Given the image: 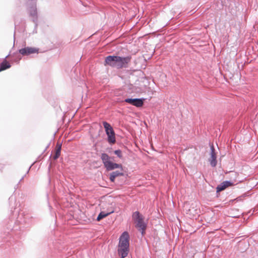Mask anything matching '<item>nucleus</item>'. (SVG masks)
Returning <instances> with one entry per match:
<instances>
[{
    "label": "nucleus",
    "instance_id": "nucleus-1",
    "mask_svg": "<svg viewBox=\"0 0 258 258\" xmlns=\"http://www.w3.org/2000/svg\"><path fill=\"white\" fill-rule=\"evenodd\" d=\"M131 57H122L118 56H108L105 60V65L120 69L126 67L127 64L131 61Z\"/></svg>",
    "mask_w": 258,
    "mask_h": 258
},
{
    "label": "nucleus",
    "instance_id": "nucleus-2",
    "mask_svg": "<svg viewBox=\"0 0 258 258\" xmlns=\"http://www.w3.org/2000/svg\"><path fill=\"white\" fill-rule=\"evenodd\" d=\"M129 235L127 232H124L119 238L118 245V254L121 258L125 257L129 252Z\"/></svg>",
    "mask_w": 258,
    "mask_h": 258
},
{
    "label": "nucleus",
    "instance_id": "nucleus-3",
    "mask_svg": "<svg viewBox=\"0 0 258 258\" xmlns=\"http://www.w3.org/2000/svg\"><path fill=\"white\" fill-rule=\"evenodd\" d=\"M101 159L107 170H112L116 168H121L122 169L121 165L113 163L111 161V158L107 154L102 153L101 155Z\"/></svg>",
    "mask_w": 258,
    "mask_h": 258
},
{
    "label": "nucleus",
    "instance_id": "nucleus-4",
    "mask_svg": "<svg viewBox=\"0 0 258 258\" xmlns=\"http://www.w3.org/2000/svg\"><path fill=\"white\" fill-rule=\"evenodd\" d=\"M133 219L136 223V227L143 234L146 228V224L144 222L143 217L139 212L136 211L133 214Z\"/></svg>",
    "mask_w": 258,
    "mask_h": 258
},
{
    "label": "nucleus",
    "instance_id": "nucleus-5",
    "mask_svg": "<svg viewBox=\"0 0 258 258\" xmlns=\"http://www.w3.org/2000/svg\"><path fill=\"white\" fill-rule=\"evenodd\" d=\"M103 125L105 128V132L108 137V141L110 143H114L115 142V133L110 124L106 122H103Z\"/></svg>",
    "mask_w": 258,
    "mask_h": 258
},
{
    "label": "nucleus",
    "instance_id": "nucleus-6",
    "mask_svg": "<svg viewBox=\"0 0 258 258\" xmlns=\"http://www.w3.org/2000/svg\"><path fill=\"white\" fill-rule=\"evenodd\" d=\"M144 99L141 98H126L124 100V102L131 104L137 107H140L143 105Z\"/></svg>",
    "mask_w": 258,
    "mask_h": 258
},
{
    "label": "nucleus",
    "instance_id": "nucleus-7",
    "mask_svg": "<svg viewBox=\"0 0 258 258\" xmlns=\"http://www.w3.org/2000/svg\"><path fill=\"white\" fill-rule=\"evenodd\" d=\"M19 52L23 55H27L32 53H37L38 50L32 47H25L19 50Z\"/></svg>",
    "mask_w": 258,
    "mask_h": 258
},
{
    "label": "nucleus",
    "instance_id": "nucleus-8",
    "mask_svg": "<svg viewBox=\"0 0 258 258\" xmlns=\"http://www.w3.org/2000/svg\"><path fill=\"white\" fill-rule=\"evenodd\" d=\"M211 157L209 162L212 167H215L217 165L216 154L213 145L211 146Z\"/></svg>",
    "mask_w": 258,
    "mask_h": 258
},
{
    "label": "nucleus",
    "instance_id": "nucleus-9",
    "mask_svg": "<svg viewBox=\"0 0 258 258\" xmlns=\"http://www.w3.org/2000/svg\"><path fill=\"white\" fill-rule=\"evenodd\" d=\"M28 12L29 16L32 19L33 21L35 22L37 20V12L36 5L31 6L29 9Z\"/></svg>",
    "mask_w": 258,
    "mask_h": 258
},
{
    "label": "nucleus",
    "instance_id": "nucleus-10",
    "mask_svg": "<svg viewBox=\"0 0 258 258\" xmlns=\"http://www.w3.org/2000/svg\"><path fill=\"white\" fill-rule=\"evenodd\" d=\"M123 173L121 171H115L111 172L110 174V180L111 182H114L116 177L121 176Z\"/></svg>",
    "mask_w": 258,
    "mask_h": 258
},
{
    "label": "nucleus",
    "instance_id": "nucleus-11",
    "mask_svg": "<svg viewBox=\"0 0 258 258\" xmlns=\"http://www.w3.org/2000/svg\"><path fill=\"white\" fill-rule=\"evenodd\" d=\"M60 151H61V145L57 144L56 147V150H55V155L53 156V158L54 160L57 159L60 154Z\"/></svg>",
    "mask_w": 258,
    "mask_h": 258
},
{
    "label": "nucleus",
    "instance_id": "nucleus-12",
    "mask_svg": "<svg viewBox=\"0 0 258 258\" xmlns=\"http://www.w3.org/2000/svg\"><path fill=\"white\" fill-rule=\"evenodd\" d=\"M112 213H113V211H110L107 213L105 212H101L97 218V220L99 221Z\"/></svg>",
    "mask_w": 258,
    "mask_h": 258
},
{
    "label": "nucleus",
    "instance_id": "nucleus-13",
    "mask_svg": "<svg viewBox=\"0 0 258 258\" xmlns=\"http://www.w3.org/2000/svg\"><path fill=\"white\" fill-rule=\"evenodd\" d=\"M11 67L10 64L7 61H3L0 65V72L9 69Z\"/></svg>",
    "mask_w": 258,
    "mask_h": 258
},
{
    "label": "nucleus",
    "instance_id": "nucleus-14",
    "mask_svg": "<svg viewBox=\"0 0 258 258\" xmlns=\"http://www.w3.org/2000/svg\"><path fill=\"white\" fill-rule=\"evenodd\" d=\"M227 187V185H224L222 183L220 185H218L217 187V191H220L224 190L226 187Z\"/></svg>",
    "mask_w": 258,
    "mask_h": 258
},
{
    "label": "nucleus",
    "instance_id": "nucleus-15",
    "mask_svg": "<svg viewBox=\"0 0 258 258\" xmlns=\"http://www.w3.org/2000/svg\"><path fill=\"white\" fill-rule=\"evenodd\" d=\"M114 154L119 158H121L122 157L121 151L120 150H115L114 151Z\"/></svg>",
    "mask_w": 258,
    "mask_h": 258
},
{
    "label": "nucleus",
    "instance_id": "nucleus-16",
    "mask_svg": "<svg viewBox=\"0 0 258 258\" xmlns=\"http://www.w3.org/2000/svg\"><path fill=\"white\" fill-rule=\"evenodd\" d=\"M224 185H227V187L231 185V182L228 181H224L222 182Z\"/></svg>",
    "mask_w": 258,
    "mask_h": 258
}]
</instances>
